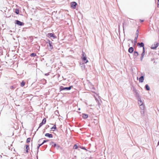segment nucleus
Wrapping results in <instances>:
<instances>
[{
    "instance_id": "nucleus-1",
    "label": "nucleus",
    "mask_w": 159,
    "mask_h": 159,
    "mask_svg": "<svg viewBox=\"0 0 159 159\" xmlns=\"http://www.w3.org/2000/svg\"><path fill=\"white\" fill-rule=\"evenodd\" d=\"M49 144L51 145L52 147L56 148L57 150H62V149L61 147L59 145L56 144L54 142L51 141L50 143Z\"/></svg>"
},
{
    "instance_id": "nucleus-2",
    "label": "nucleus",
    "mask_w": 159,
    "mask_h": 159,
    "mask_svg": "<svg viewBox=\"0 0 159 159\" xmlns=\"http://www.w3.org/2000/svg\"><path fill=\"white\" fill-rule=\"evenodd\" d=\"M72 87V86H70L68 87H64L62 86H61L60 88V91L64 90H70L71 88Z\"/></svg>"
},
{
    "instance_id": "nucleus-3",
    "label": "nucleus",
    "mask_w": 159,
    "mask_h": 159,
    "mask_svg": "<svg viewBox=\"0 0 159 159\" xmlns=\"http://www.w3.org/2000/svg\"><path fill=\"white\" fill-rule=\"evenodd\" d=\"M15 24L17 25H18L20 26L24 25V24L23 22H21L18 20H16L15 21Z\"/></svg>"
},
{
    "instance_id": "nucleus-4",
    "label": "nucleus",
    "mask_w": 159,
    "mask_h": 159,
    "mask_svg": "<svg viewBox=\"0 0 159 159\" xmlns=\"http://www.w3.org/2000/svg\"><path fill=\"white\" fill-rule=\"evenodd\" d=\"M133 91L134 92V93L135 94V95L136 97H137V98L138 99L140 98V96H139V93H138V91L135 89H134L133 90Z\"/></svg>"
},
{
    "instance_id": "nucleus-5",
    "label": "nucleus",
    "mask_w": 159,
    "mask_h": 159,
    "mask_svg": "<svg viewBox=\"0 0 159 159\" xmlns=\"http://www.w3.org/2000/svg\"><path fill=\"white\" fill-rule=\"evenodd\" d=\"M158 43L157 42H156L154 43V44L152 45L151 46V48L152 49H155L158 46Z\"/></svg>"
},
{
    "instance_id": "nucleus-6",
    "label": "nucleus",
    "mask_w": 159,
    "mask_h": 159,
    "mask_svg": "<svg viewBox=\"0 0 159 159\" xmlns=\"http://www.w3.org/2000/svg\"><path fill=\"white\" fill-rule=\"evenodd\" d=\"M145 54V48H143V52L141 54V56L140 57V60L141 61H143V58Z\"/></svg>"
},
{
    "instance_id": "nucleus-7",
    "label": "nucleus",
    "mask_w": 159,
    "mask_h": 159,
    "mask_svg": "<svg viewBox=\"0 0 159 159\" xmlns=\"http://www.w3.org/2000/svg\"><path fill=\"white\" fill-rule=\"evenodd\" d=\"M77 3L75 2H72L71 3V7L73 9H75Z\"/></svg>"
},
{
    "instance_id": "nucleus-8",
    "label": "nucleus",
    "mask_w": 159,
    "mask_h": 159,
    "mask_svg": "<svg viewBox=\"0 0 159 159\" xmlns=\"http://www.w3.org/2000/svg\"><path fill=\"white\" fill-rule=\"evenodd\" d=\"M48 35L50 37H53V38H56V36H55L53 33H49L48 34Z\"/></svg>"
},
{
    "instance_id": "nucleus-9",
    "label": "nucleus",
    "mask_w": 159,
    "mask_h": 159,
    "mask_svg": "<svg viewBox=\"0 0 159 159\" xmlns=\"http://www.w3.org/2000/svg\"><path fill=\"white\" fill-rule=\"evenodd\" d=\"M137 99L138 101V104L139 105H142L143 104V102L141 99V97Z\"/></svg>"
},
{
    "instance_id": "nucleus-10",
    "label": "nucleus",
    "mask_w": 159,
    "mask_h": 159,
    "mask_svg": "<svg viewBox=\"0 0 159 159\" xmlns=\"http://www.w3.org/2000/svg\"><path fill=\"white\" fill-rule=\"evenodd\" d=\"M137 45L139 46V47H142L143 48H143H144V44L143 43V42H141L140 43H137Z\"/></svg>"
},
{
    "instance_id": "nucleus-11",
    "label": "nucleus",
    "mask_w": 159,
    "mask_h": 159,
    "mask_svg": "<svg viewBox=\"0 0 159 159\" xmlns=\"http://www.w3.org/2000/svg\"><path fill=\"white\" fill-rule=\"evenodd\" d=\"M134 50V48L133 47H131L129 48V49H128V52L129 53H131L133 52Z\"/></svg>"
},
{
    "instance_id": "nucleus-12",
    "label": "nucleus",
    "mask_w": 159,
    "mask_h": 159,
    "mask_svg": "<svg viewBox=\"0 0 159 159\" xmlns=\"http://www.w3.org/2000/svg\"><path fill=\"white\" fill-rule=\"evenodd\" d=\"M45 136L49 138H52L53 137L52 135V134H50L49 133H46L45 134Z\"/></svg>"
},
{
    "instance_id": "nucleus-13",
    "label": "nucleus",
    "mask_w": 159,
    "mask_h": 159,
    "mask_svg": "<svg viewBox=\"0 0 159 159\" xmlns=\"http://www.w3.org/2000/svg\"><path fill=\"white\" fill-rule=\"evenodd\" d=\"M48 44L49 46L50 47V49H52L53 48V47L52 45V42L50 41V40H48Z\"/></svg>"
},
{
    "instance_id": "nucleus-14",
    "label": "nucleus",
    "mask_w": 159,
    "mask_h": 159,
    "mask_svg": "<svg viewBox=\"0 0 159 159\" xmlns=\"http://www.w3.org/2000/svg\"><path fill=\"white\" fill-rule=\"evenodd\" d=\"M144 79V77L143 76H142L139 78V82L142 83L143 82Z\"/></svg>"
},
{
    "instance_id": "nucleus-15",
    "label": "nucleus",
    "mask_w": 159,
    "mask_h": 159,
    "mask_svg": "<svg viewBox=\"0 0 159 159\" xmlns=\"http://www.w3.org/2000/svg\"><path fill=\"white\" fill-rule=\"evenodd\" d=\"M83 61L85 63H86L88 61L87 60L86 57H84L81 58Z\"/></svg>"
},
{
    "instance_id": "nucleus-16",
    "label": "nucleus",
    "mask_w": 159,
    "mask_h": 159,
    "mask_svg": "<svg viewBox=\"0 0 159 159\" xmlns=\"http://www.w3.org/2000/svg\"><path fill=\"white\" fill-rule=\"evenodd\" d=\"M139 55L138 52L137 51H134L133 54V56L135 57H137Z\"/></svg>"
},
{
    "instance_id": "nucleus-17",
    "label": "nucleus",
    "mask_w": 159,
    "mask_h": 159,
    "mask_svg": "<svg viewBox=\"0 0 159 159\" xmlns=\"http://www.w3.org/2000/svg\"><path fill=\"white\" fill-rule=\"evenodd\" d=\"M145 88L146 89L147 91H149L150 90V87L149 85L147 84L145 85Z\"/></svg>"
},
{
    "instance_id": "nucleus-18",
    "label": "nucleus",
    "mask_w": 159,
    "mask_h": 159,
    "mask_svg": "<svg viewBox=\"0 0 159 159\" xmlns=\"http://www.w3.org/2000/svg\"><path fill=\"white\" fill-rule=\"evenodd\" d=\"M25 146L26 147V152L27 153L28 152V150L29 149V145H26Z\"/></svg>"
},
{
    "instance_id": "nucleus-19",
    "label": "nucleus",
    "mask_w": 159,
    "mask_h": 159,
    "mask_svg": "<svg viewBox=\"0 0 159 159\" xmlns=\"http://www.w3.org/2000/svg\"><path fill=\"white\" fill-rule=\"evenodd\" d=\"M88 117V115L87 114H83V116L82 117L84 119H86Z\"/></svg>"
},
{
    "instance_id": "nucleus-20",
    "label": "nucleus",
    "mask_w": 159,
    "mask_h": 159,
    "mask_svg": "<svg viewBox=\"0 0 159 159\" xmlns=\"http://www.w3.org/2000/svg\"><path fill=\"white\" fill-rule=\"evenodd\" d=\"M138 36H136L134 38V45H135L137 43V40L138 39Z\"/></svg>"
},
{
    "instance_id": "nucleus-21",
    "label": "nucleus",
    "mask_w": 159,
    "mask_h": 159,
    "mask_svg": "<svg viewBox=\"0 0 159 159\" xmlns=\"http://www.w3.org/2000/svg\"><path fill=\"white\" fill-rule=\"evenodd\" d=\"M43 144H42V143L40 144H38V146L37 147V154H38V152H39V148L40 147L41 145H42Z\"/></svg>"
},
{
    "instance_id": "nucleus-22",
    "label": "nucleus",
    "mask_w": 159,
    "mask_h": 159,
    "mask_svg": "<svg viewBox=\"0 0 159 159\" xmlns=\"http://www.w3.org/2000/svg\"><path fill=\"white\" fill-rule=\"evenodd\" d=\"M139 106H140V108L141 110H144V105L143 104L142 105H139Z\"/></svg>"
},
{
    "instance_id": "nucleus-23",
    "label": "nucleus",
    "mask_w": 159,
    "mask_h": 159,
    "mask_svg": "<svg viewBox=\"0 0 159 159\" xmlns=\"http://www.w3.org/2000/svg\"><path fill=\"white\" fill-rule=\"evenodd\" d=\"M25 84V83L24 81H23L20 83V86L21 87H23Z\"/></svg>"
},
{
    "instance_id": "nucleus-24",
    "label": "nucleus",
    "mask_w": 159,
    "mask_h": 159,
    "mask_svg": "<svg viewBox=\"0 0 159 159\" xmlns=\"http://www.w3.org/2000/svg\"><path fill=\"white\" fill-rule=\"evenodd\" d=\"M15 12L17 14H19V10L18 9H16L15 11Z\"/></svg>"
},
{
    "instance_id": "nucleus-25",
    "label": "nucleus",
    "mask_w": 159,
    "mask_h": 159,
    "mask_svg": "<svg viewBox=\"0 0 159 159\" xmlns=\"http://www.w3.org/2000/svg\"><path fill=\"white\" fill-rule=\"evenodd\" d=\"M46 119L45 118H44L42 120V122L44 124H45L46 122Z\"/></svg>"
},
{
    "instance_id": "nucleus-26",
    "label": "nucleus",
    "mask_w": 159,
    "mask_h": 159,
    "mask_svg": "<svg viewBox=\"0 0 159 159\" xmlns=\"http://www.w3.org/2000/svg\"><path fill=\"white\" fill-rule=\"evenodd\" d=\"M140 112L141 115H142V116H143L144 113V110H141Z\"/></svg>"
},
{
    "instance_id": "nucleus-27",
    "label": "nucleus",
    "mask_w": 159,
    "mask_h": 159,
    "mask_svg": "<svg viewBox=\"0 0 159 159\" xmlns=\"http://www.w3.org/2000/svg\"><path fill=\"white\" fill-rule=\"evenodd\" d=\"M36 56V54L35 53H33L30 54V56L31 57H35Z\"/></svg>"
},
{
    "instance_id": "nucleus-28",
    "label": "nucleus",
    "mask_w": 159,
    "mask_h": 159,
    "mask_svg": "<svg viewBox=\"0 0 159 159\" xmlns=\"http://www.w3.org/2000/svg\"><path fill=\"white\" fill-rule=\"evenodd\" d=\"M31 140V138H28L26 140V143H29L30 142Z\"/></svg>"
},
{
    "instance_id": "nucleus-29",
    "label": "nucleus",
    "mask_w": 159,
    "mask_h": 159,
    "mask_svg": "<svg viewBox=\"0 0 159 159\" xmlns=\"http://www.w3.org/2000/svg\"><path fill=\"white\" fill-rule=\"evenodd\" d=\"M43 124H44L42 122L40 123L39 125V127L38 129L41 126H42V125H43Z\"/></svg>"
},
{
    "instance_id": "nucleus-30",
    "label": "nucleus",
    "mask_w": 159,
    "mask_h": 159,
    "mask_svg": "<svg viewBox=\"0 0 159 159\" xmlns=\"http://www.w3.org/2000/svg\"><path fill=\"white\" fill-rule=\"evenodd\" d=\"M86 57L85 53L84 52H82V56L81 57Z\"/></svg>"
},
{
    "instance_id": "nucleus-31",
    "label": "nucleus",
    "mask_w": 159,
    "mask_h": 159,
    "mask_svg": "<svg viewBox=\"0 0 159 159\" xmlns=\"http://www.w3.org/2000/svg\"><path fill=\"white\" fill-rule=\"evenodd\" d=\"M73 148L74 149H77L78 148V146L76 144H75Z\"/></svg>"
},
{
    "instance_id": "nucleus-32",
    "label": "nucleus",
    "mask_w": 159,
    "mask_h": 159,
    "mask_svg": "<svg viewBox=\"0 0 159 159\" xmlns=\"http://www.w3.org/2000/svg\"><path fill=\"white\" fill-rule=\"evenodd\" d=\"M56 125H55L54 126H53L51 129H56Z\"/></svg>"
},
{
    "instance_id": "nucleus-33",
    "label": "nucleus",
    "mask_w": 159,
    "mask_h": 159,
    "mask_svg": "<svg viewBox=\"0 0 159 159\" xmlns=\"http://www.w3.org/2000/svg\"><path fill=\"white\" fill-rule=\"evenodd\" d=\"M48 141V140H44L42 142V144H44V143H46Z\"/></svg>"
},
{
    "instance_id": "nucleus-34",
    "label": "nucleus",
    "mask_w": 159,
    "mask_h": 159,
    "mask_svg": "<svg viewBox=\"0 0 159 159\" xmlns=\"http://www.w3.org/2000/svg\"><path fill=\"white\" fill-rule=\"evenodd\" d=\"M138 33H139V30H137L136 31V36H138Z\"/></svg>"
},
{
    "instance_id": "nucleus-35",
    "label": "nucleus",
    "mask_w": 159,
    "mask_h": 159,
    "mask_svg": "<svg viewBox=\"0 0 159 159\" xmlns=\"http://www.w3.org/2000/svg\"><path fill=\"white\" fill-rule=\"evenodd\" d=\"M81 67L82 68H84L85 67V65L83 64H82V66H81Z\"/></svg>"
},
{
    "instance_id": "nucleus-36",
    "label": "nucleus",
    "mask_w": 159,
    "mask_h": 159,
    "mask_svg": "<svg viewBox=\"0 0 159 159\" xmlns=\"http://www.w3.org/2000/svg\"><path fill=\"white\" fill-rule=\"evenodd\" d=\"M157 7H159V0H158V1H157Z\"/></svg>"
},
{
    "instance_id": "nucleus-37",
    "label": "nucleus",
    "mask_w": 159,
    "mask_h": 159,
    "mask_svg": "<svg viewBox=\"0 0 159 159\" xmlns=\"http://www.w3.org/2000/svg\"><path fill=\"white\" fill-rule=\"evenodd\" d=\"M98 106L99 107L100 106V105H101V104L99 103V102H98Z\"/></svg>"
},
{
    "instance_id": "nucleus-38",
    "label": "nucleus",
    "mask_w": 159,
    "mask_h": 159,
    "mask_svg": "<svg viewBox=\"0 0 159 159\" xmlns=\"http://www.w3.org/2000/svg\"><path fill=\"white\" fill-rule=\"evenodd\" d=\"M13 88H14V87L13 86H11L10 87V89H13Z\"/></svg>"
},
{
    "instance_id": "nucleus-39",
    "label": "nucleus",
    "mask_w": 159,
    "mask_h": 159,
    "mask_svg": "<svg viewBox=\"0 0 159 159\" xmlns=\"http://www.w3.org/2000/svg\"><path fill=\"white\" fill-rule=\"evenodd\" d=\"M140 21L141 22H143L144 21V20H140Z\"/></svg>"
},
{
    "instance_id": "nucleus-40",
    "label": "nucleus",
    "mask_w": 159,
    "mask_h": 159,
    "mask_svg": "<svg viewBox=\"0 0 159 159\" xmlns=\"http://www.w3.org/2000/svg\"><path fill=\"white\" fill-rule=\"evenodd\" d=\"M82 148L83 149L86 150L85 148L84 147H83Z\"/></svg>"
},
{
    "instance_id": "nucleus-41",
    "label": "nucleus",
    "mask_w": 159,
    "mask_h": 159,
    "mask_svg": "<svg viewBox=\"0 0 159 159\" xmlns=\"http://www.w3.org/2000/svg\"><path fill=\"white\" fill-rule=\"evenodd\" d=\"M153 60H154V59H151V61H153Z\"/></svg>"
},
{
    "instance_id": "nucleus-42",
    "label": "nucleus",
    "mask_w": 159,
    "mask_h": 159,
    "mask_svg": "<svg viewBox=\"0 0 159 159\" xmlns=\"http://www.w3.org/2000/svg\"><path fill=\"white\" fill-rule=\"evenodd\" d=\"M41 140V139H39V141H38V142L39 143H40V141Z\"/></svg>"
},
{
    "instance_id": "nucleus-43",
    "label": "nucleus",
    "mask_w": 159,
    "mask_h": 159,
    "mask_svg": "<svg viewBox=\"0 0 159 159\" xmlns=\"http://www.w3.org/2000/svg\"><path fill=\"white\" fill-rule=\"evenodd\" d=\"M158 145H159V141H158Z\"/></svg>"
},
{
    "instance_id": "nucleus-44",
    "label": "nucleus",
    "mask_w": 159,
    "mask_h": 159,
    "mask_svg": "<svg viewBox=\"0 0 159 159\" xmlns=\"http://www.w3.org/2000/svg\"><path fill=\"white\" fill-rule=\"evenodd\" d=\"M123 30H124V27L123 26Z\"/></svg>"
},
{
    "instance_id": "nucleus-45",
    "label": "nucleus",
    "mask_w": 159,
    "mask_h": 159,
    "mask_svg": "<svg viewBox=\"0 0 159 159\" xmlns=\"http://www.w3.org/2000/svg\"><path fill=\"white\" fill-rule=\"evenodd\" d=\"M80 110V108H79V110Z\"/></svg>"
},
{
    "instance_id": "nucleus-46",
    "label": "nucleus",
    "mask_w": 159,
    "mask_h": 159,
    "mask_svg": "<svg viewBox=\"0 0 159 159\" xmlns=\"http://www.w3.org/2000/svg\"><path fill=\"white\" fill-rule=\"evenodd\" d=\"M132 43H133V40H132Z\"/></svg>"
}]
</instances>
